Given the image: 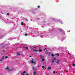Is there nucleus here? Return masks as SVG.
Segmentation results:
<instances>
[{
  "label": "nucleus",
  "mask_w": 75,
  "mask_h": 75,
  "mask_svg": "<svg viewBox=\"0 0 75 75\" xmlns=\"http://www.w3.org/2000/svg\"><path fill=\"white\" fill-rule=\"evenodd\" d=\"M32 68L33 69V73H34V71L35 72V71H34V70L35 69V67H34V66H33L32 67Z\"/></svg>",
  "instance_id": "1"
},
{
  "label": "nucleus",
  "mask_w": 75,
  "mask_h": 75,
  "mask_svg": "<svg viewBox=\"0 0 75 75\" xmlns=\"http://www.w3.org/2000/svg\"><path fill=\"white\" fill-rule=\"evenodd\" d=\"M52 61H51L52 62H54V60H56V59L54 57V59H53Z\"/></svg>",
  "instance_id": "2"
},
{
  "label": "nucleus",
  "mask_w": 75,
  "mask_h": 75,
  "mask_svg": "<svg viewBox=\"0 0 75 75\" xmlns=\"http://www.w3.org/2000/svg\"><path fill=\"white\" fill-rule=\"evenodd\" d=\"M57 61H57L56 63L59 64V62H60V60H57Z\"/></svg>",
  "instance_id": "3"
},
{
  "label": "nucleus",
  "mask_w": 75,
  "mask_h": 75,
  "mask_svg": "<svg viewBox=\"0 0 75 75\" xmlns=\"http://www.w3.org/2000/svg\"><path fill=\"white\" fill-rule=\"evenodd\" d=\"M31 63H32V64H34V65L35 64V62H34V61H33V60H31Z\"/></svg>",
  "instance_id": "4"
},
{
  "label": "nucleus",
  "mask_w": 75,
  "mask_h": 75,
  "mask_svg": "<svg viewBox=\"0 0 75 75\" xmlns=\"http://www.w3.org/2000/svg\"><path fill=\"white\" fill-rule=\"evenodd\" d=\"M16 54H17V56H19L20 55V53H18V52H16Z\"/></svg>",
  "instance_id": "5"
},
{
  "label": "nucleus",
  "mask_w": 75,
  "mask_h": 75,
  "mask_svg": "<svg viewBox=\"0 0 75 75\" xmlns=\"http://www.w3.org/2000/svg\"><path fill=\"white\" fill-rule=\"evenodd\" d=\"M23 47L24 48V49H25V50H27L28 49V47Z\"/></svg>",
  "instance_id": "6"
},
{
  "label": "nucleus",
  "mask_w": 75,
  "mask_h": 75,
  "mask_svg": "<svg viewBox=\"0 0 75 75\" xmlns=\"http://www.w3.org/2000/svg\"><path fill=\"white\" fill-rule=\"evenodd\" d=\"M33 75H36V73H35V71H33ZM37 75H38V74H37Z\"/></svg>",
  "instance_id": "7"
},
{
  "label": "nucleus",
  "mask_w": 75,
  "mask_h": 75,
  "mask_svg": "<svg viewBox=\"0 0 75 75\" xmlns=\"http://www.w3.org/2000/svg\"><path fill=\"white\" fill-rule=\"evenodd\" d=\"M47 69H49V70H50V69H51V67H48Z\"/></svg>",
  "instance_id": "8"
},
{
  "label": "nucleus",
  "mask_w": 75,
  "mask_h": 75,
  "mask_svg": "<svg viewBox=\"0 0 75 75\" xmlns=\"http://www.w3.org/2000/svg\"><path fill=\"white\" fill-rule=\"evenodd\" d=\"M6 69H7V70H8L9 69V67H8V66H7V68H6Z\"/></svg>",
  "instance_id": "9"
},
{
  "label": "nucleus",
  "mask_w": 75,
  "mask_h": 75,
  "mask_svg": "<svg viewBox=\"0 0 75 75\" xmlns=\"http://www.w3.org/2000/svg\"><path fill=\"white\" fill-rule=\"evenodd\" d=\"M33 51L34 52H37V50H33Z\"/></svg>",
  "instance_id": "10"
},
{
  "label": "nucleus",
  "mask_w": 75,
  "mask_h": 75,
  "mask_svg": "<svg viewBox=\"0 0 75 75\" xmlns=\"http://www.w3.org/2000/svg\"><path fill=\"white\" fill-rule=\"evenodd\" d=\"M11 70L12 71H14V68H13V67H11Z\"/></svg>",
  "instance_id": "11"
},
{
  "label": "nucleus",
  "mask_w": 75,
  "mask_h": 75,
  "mask_svg": "<svg viewBox=\"0 0 75 75\" xmlns=\"http://www.w3.org/2000/svg\"><path fill=\"white\" fill-rule=\"evenodd\" d=\"M44 56H42V55L40 56V58H44Z\"/></svg>",
  "instance_id": "12"
},
{
  "label": "nucleus",
  "mask_w": 75,
  "mask_h": 75,
  "mask_svg": "<svg viewBox=\"0 0 75 75\" xmlns=\"http://www.w3.org/2000/svg\"><path fill=\"white\" fill-rule=\"evenodd\" d=\"M39 52H42V50H41V49H39Z\"/></svg>",
  "instance_id": "13"
},
{
  "label": "nucleus",
  "mask_w": 75,
  "mask_h": 75,
  "mask_svg": "<svg viewBox=\"0 0 75 75\" xmlns=\"http://www.w3.org/2000/svg\"><path fill=\"white\" fill-rule=\"evenodd\" d=\"M26 72H27L26 71H24L23 72V74H26Z\"/></svg>",
  "instance_id": "14"
},
{
  "label": "nucleus",
  "mask_w": 75,
  "mask_h": 75,
  "mask_svg": "<svg viewBox=\"0 0 75 75\" xmlns=\"http://www.w3.org/2000/svg\"><path fill=\"white\" fill-rule=\"evenodd\" d=\"M24 25V23H23V22H22L21 23V25Z\"/></svg>",
  "instance_id": "15"
},
{
  "label": "nucleus",
  "mask_w": 75,
  "mask_h": 75,
  "mask_svg": "<svg viewBox=\"0 0 75 75\" xmlns=\"http://www.w3.org/2000/svg\"><path fill=\"white\" fill-rule=\"evenodd\" d=\"M56 55H57V56H59V54L57 53V54H56Z\"/></svg>",
  "instance_id": "16"
},
{
  "label": "nucleus",
  "mask_w": 75,
  "mask_h": 75,
  "mask_svg": "<svg viewBox=\"0 0 75 75\" xmlns=\"http://www.w3.org/2000/svg\"><path fill=\"white\" fill-rule=\"evenodd\" d=\"M42 61L44 62V58H43L42 59Z\"/></svg>",
  "instance_id": "17"
},
{
  "label": "nucleus",
  "mask_w": 75,
  "mask_h": 75,
  "mask_svg": "<svg viewBox=\"0 0 75 75\" xmlns=\"http://www.w3.org/2000/svg\"><path fill=\"white\" fill-rule=\"evenodd\" d=\"M45 67H44V66H42V67L43 68V69H44V68Z\"/></svg>",
  "instance_id": "18"
},
{
  "label": "nucleus",
  "mask_w": 75,
  "mask_h": 75,
  "mask_svg": "<svg viewBox=\"0 0 75 75\" xmlns=\"http://www.w3.org/2000/svg\"><path fill=\"white\" fill-rule=\"evenodd\" d=\"M8 71H10V72L11 71H12V70H11V69H9L8 70Z\"/></svg>",
  "instance_id": "19"
},
{
  "label": "nucleus",
  "mask_w": 75,
  "mask_h": 75,
  "mask_svg": "<svg viewBox=\"0 0 75 75\" xmlns=\"http://www.w3.org/2000/svg\"><path fill=\"white\" fill-rule=\"evenodd\" d=\"M73 67H75V64H73Z\"/></svg>",
  "instance_id": "20"
},
{
  "label": "nucleus",
  "mask_w": 75,
  "mask_h": 75,
  "mask_svg": "<svg viewBox=\"0 0 75 75\" xmlns=\"http://www.w3.org/2000/svg\"><path fill=\"white\" fill-rule=\"evenodd\" d=\"M51 55L52 57H54V54H51Z\"/></svg>",
  "instance_id": "21"
},
{
  "label": "nucleus",
  "mask_w": 75,
  "mask_h": 75,
  "mask_svg": "<svg viewBox=\"0 0 75 75\" xmlns=\"http://www.w3.org/2000/svg\"><path fill=\"white\" fill-rule=\"evenodd\" d=\"M21 75H24V74H23V73H22V72L21 73Z\"/></svg>",
  "instance_id": "22"
},
{
  "label": "nucleus",
  "mask_w": 75,
  "mask_h": 75,
  "mask_svg": "<svg viewBox=\"0 0 75 75\" xmlns=\"http://www.w3.org/2000/svg\"><path fill=\"white\" fill-rule=\"evenodd\" d=\"M7 16H9V13H7Z\"/></svg>",
  "instance_id": "23"
},
{
  "label": "nucleus",
  "mask_w": 75,
  "mask_h": 75,
  "mask_svg": "<svg viewBox=\"0 0 75 75\" xmlns=\"http://www.w3.org/2000/svg\"><path fill=\"white\" fill-rule=\"evenodd\" d=\"M5 58H8V56H5Z\"/></svg>",
  "instance_id": "24"
},
{
  "label": "nucleus",
  "mask_w": 75,
  "mask_h": 75,
  "mask_svg": "<svg viewBox=\"0 0 75 75\" xmlns=\"http://www.w3.org/2000/svg\"><path fill=\"white\" fill-rule=\"evenodd\" d=\"M25 35L26 36L27 35H28L27 34H25Z\"/></svg>",
  "instance_id": "25"
},
{
  "label": "nucleus",
  "mask_w": 75,
  "mask_h": 75,
  "mask_svg": "<svg viewBox=\"0 0 75 75\" xmlns=\"http://www.w3.org/2000/svg\"><path fill=\"white\" fill-rule=\"evenodd\" d=\"M40 6H38V8H40Z\"/></svg>",
  "instance_id": "26"
},
{
  "label": "nucleus",
  "mask_w": 75,
  "mask_h": 75,
  "mask_svg": "<svg viewBox=\"0 0 75 75\" xmlns=\"http://www.w3.org/2000/svg\"><path fill=\"white\" fill-rule=\"evenodd\" d=\"M53 74H55V71H53Z\"/></svg>",
  "instance_id": "27"
},
{
  "label": "nucleus",
  "mask_w": 75,
  "mask_h": 75,
  "mask_svg": "<svg viewBox=\"0 0 75 75\" xmlns=\"http://www.w3.org/2000/svg\"><path fill=\"white\" fill-rule=\"evenodd\" d=\"M3 61V59H1V60H0V61Z\"/></svg>",
  "instance_id": "28"
},
{
  "label": "nucleus",
  "mask_w": 75,
  "mask_h": 75,
  "mask_svg": "<svg viewBox=\"0 0 75 75\" xmlns=\"http://www.w3.org/2000/svg\"><path fill=\"white\" fill-rule=\"evenodd\" d=\"M53 64H54V62H52L51 63V65H53Z\"/></svg>",
  "instance_id": "29"
},
{
  "label": "nucleus",
  "mask_w": 75,
  "mask_h": 75,
  "mask_svg": "<svg viewBox=\"0 0 75 75\" xmlns=\"http://www.w3.org/2000/svg\"><path fill=\"white\" fill-rule=\"evenodd\" d=\"M62 29H61L60 30V31H61V32H62Z\"/></svg>",
  "instance_id": "30"
},
{
  "label": "nucleus",
  "mask_w": 75,
  "mask_h": 75,
  "mask_svg": "<svg viewBox=\"0 0 75 75\" xmlns=\"http://www.w3.org/2000/svg\"><path fill=\"white\" fill-rule=\"evenodd\" d=\"M4 56H3V57H2V59H3V58H4Z\"/></svg>",
  "instance_id": "31"
},
{
  "label": "nucleus",
  "mask_w": 75,
  "mask_h": 75,
  "mask_svg": "<svg viewBox=\"0 0 75 75\" xmlns=\"http://www.w3.org/2000/svg\"><path fill=\"white\" fill-rule=\"evenodd\" d=\"M34 48H35V49H36L37 48V47H35Z\"/></svg>",
  "instance_id": "32"
},
{
  "label": "nucleus",
  "mask_w": 75,
  "mask_h": 75,
  "mask_svg": "<svg viewBox=\"0 0 75 75\" xmlns=\"http://www.w3.org/2000/svg\"><path fill=\"white\" fill-rule=\"evenodd\" d=\"M22 52H21V51H20V54H21V53H22Z\"/></svg>",
  "instance_id": "33"
},
{
  "label": "nucleus",
  "mask_w": 75,
  "mask_h": 75,
  "mask_svg": "<svg viewBox=\"0 0 75 75\" xmlns=\"http://www.w3.org/2000/svg\"><path fill=\"white\" fill-rule=\"evenodd\" d=\"M26 75H28V74H26Z\"/></svg>",
  "instance_id": "34"
},
{
  "label": "nucleus",
  "mask_w": 75,
  "mask_h": 75,
  "mask_svg": "<svg viewBox=\"0 0 75 75\" xmlns=\"http://www.w3.org/2000/svg\"><path fill=\"white\" fill-rule=\"evenodd\" d=\"M25 20H26V21H28V19H25Z\"/></svg>",
  "instance_id": "35"
},
{
  "label": "nucleus",
  "mask_w": 75,
  "mask_h": 75,
  "mask_svg": "<svg viewBox=\"0 0 75 75\" xmlns=\"http://www.w3.org/2000/svg\"><path fill=\"white\" fill-rule=\"evenodd\" d=\"M45 50H47V48H45Z\"/></svg>",
  "instance_id": "36"
},
{
  "label": "nucleus",
  "mask_w": 75,
  "mask_h": 75,
  "mask_svg": "<svg viewBox=\"0 0 75 75\" xmlns=\"http://www.w3.org/2000/svg\"><path fill=\"white\" fill-rule=\"evenodd\" d=\"M44 51H45V49H44Z\"/></svg>",
  "instance_id": "37"
},
{
  "label": "nucleus",
  "mask_w": 75,
  "mask_h": 75,
  "mask_svg": "<svg viewBox=\"0 0 75 75\" xmlns=\"http://www.w3.org/2000/svg\"><path fill=\"white\" fill-rule=\"evenodd\" d=\"M46 51H48V50H46Z\"/></svg>",
  "instance_id": "38"
},
{
  "label": "nucleus",
  "mask_w": 75,
  "mask_h": 75,
  "mask_svg": "<svg viewBox=\"0 0 75 75\" xmlns=\"http://www.w3.org/2000/svg\"><path fill=\"white\" fill-rule=\"evenodd\" d=\"M29 57H31V56H29Z\"/></svg>",
  "instance_id": "39"
},
{
  "label": "nucleus",
  "mask_w": 75,
  "mask_h": 75,
  "mask_svg": "<svg viewBox=\"0 0 75 75\" xmlns=\"http://www.w3.org/2000/svg\"><path fill=\"white\" fill-rule=\"evenodd\" d=\"M68 54H69V53Z\"/></svg>",
  "instance_id": "40"
},
{
  "label": "nucleus",
  "mask_w": 75,
  "mask_h": 75,
  "mask_svg": "<svg viewBox=\"0 0 75 75\" xmlns=\"http://www.w3.org/2000/svg\"><path fill=\"white\" fill-rule=\"evenodd\" d=\"M7 20H8L7 19Z\"/></svg>",
  "instance_id": "41"
}]
</instances>
